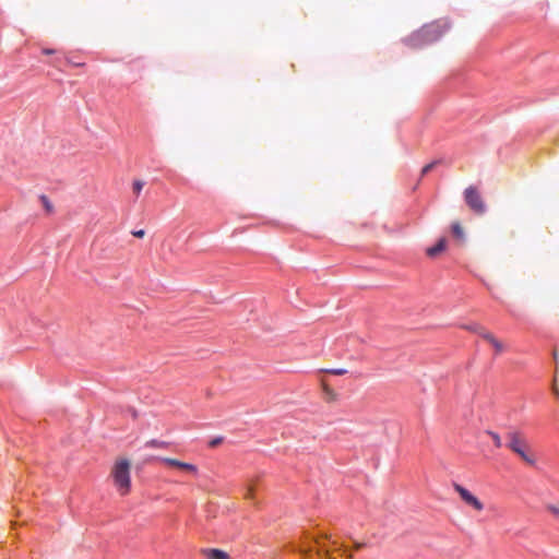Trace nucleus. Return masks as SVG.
I'll list each match as a JSON object with an SVG mask.
<instances>
[{
  "label": "nucleus",
  "mask_w": 559,
  "mask_h": 559,
  "mask_svg": "<svg viewBox=\"0 0 559 559\" xmlns=\"http://www.w3.org/2000/svg\"><path fill=\"white\" fill-rule=\"evenodd\" d=\"M464 329H466L467 331H471V332H474V333H477L481 338H483V333L484 332H489L488 330H486L485 328H483L481 325L479 324H469V325H465Z\"/></svg>",
  "instance_id": "11"
},
{
  "label": "nucleus",
  "mask_w": 559,
  "mask_h": 559,
  "mask_svg": "<svg viewBox=\"0 0 559 559\" xmlns=\"http://www.w3.org/2000/svg\"><path fill=\"white\" fill-rule=\"evenodd\" d=\"M445 239L441 238L435 246L426 250L427 255L433 258L445 249Z\"/></svg>",
  "instance_id": "9"
},
{
  "label": "nucleus",
  "mask_w": 559,
  "mask_h": 559,
  "mask_svg": "<svg viewBox=\"0 0 559 559\" xmlns=\"http://www.w3.org/2000/svg\"><path fill=\"white\" fill-rule=\"evenodd\" d=\"M221 441H222V439H221V438H217V439L212 440V441H211V447H215V445H217Z\"/></svg>",
  "instance_id": "22"
},
{
  "label": "nucleus",
  "mask_w": 559,
  "mask_h": 559,
  "mask_svg": "<svg viewBox=\"0 0 559 559\" xmlns=\"http://www.w3.org/2000/svg\"><path fill=\"white\" fill-rule=\"evenodd\" d=\"M464 199L467 206L476 214L483 215L486 212V205L481 195L474 186H469L464 190Z\"/></svg>",
  "instance_id": "4"
},
{
  "label": "nucleus",
  "mask_w": 559,
  "mask_h": 559,
  "mask_svg": "<svg viewBox=\"0 0 559 559\" xmlns=\"http://www.w3.org/2000/svg\"><path fill=\"white\" fill-rule=\"evenodd\" d=\"M40 201H41V204L43 206L45 207V210L48 212V213H51L52 212V204L51 202L49 201V199L46 197V195H40Z\"/></svg>",
  "instance_id": "16"
},
{
  "label": "nucleus",
  "mask_w": 559,
  "mask_h": 559,
  "mask_svg": "<svg viewBox=\"0 0 559 559\" xmlns=\"http://www.w3.org/2000/svg\"><path fill=\"white\" fill-rule=\"evenodd\" d=\"M158 460L168 466L176 467L178 469L185 471L192 475L198 474V467L194 464L181 462L179 460L171 459V457H159Z\"/></svg>",
  "instance_id": "6"
},
{
  "label": "nucleus",
  "mask_w": 559,
  "mask_h": 559,
  "mask_svg": "<svg viewBox=\"0 0 559 559\" xmlns=\"http://www.w3.org/2000/svg\"><path fill=\"white\" fill-rule=\"evenodd\" d=\"M243 497L247 500L253 499V497H254V485H253V483H250V484L247 485Z\"/></svg>",
  "instance_id": "14"
},
{
  "label": "nucleus",
  "mask_w": 559,
  "mask_h": 559,
  "mask_svg": "<svg viewBox=\"0 0 559 559\" xmlns=\"http://www.w3.org/2000/svg\"><path fill=\"white\" fill-rule=\"evenodd\" d=\"M449 26L445 22H433L421 27L413 37L416 44H429L438 40Z\"/></svg>",
  "instance_id": "3"
},
{
  "label": "nucleus",
  "mask_w": 559,
  "mask_h": 559,
  "mask_svg": "<svg viewBox=\"0 0 559 559\" xmlns=\"http://www.w3.org/2000/svg\"><path fill=\"white\" fill-rule=\"evenodd\" d=\"M453 489L460 496L461 500L476 512H483L485 509L484 503L468 489L462 485L454 483Z\"/></svg>",
  "instance_id": "5"
},
{
  "label": "nucleus",
  "mask_w": 559,
  "mask_h": 559,
  "mask_svg": "<svg viewBox=\"0 0 559 559\" xmlns=\"http://www.w3.org/2000/svg\"><path fill=\"white\" fill-rule=\"evenodd\" d=\"M483 338L488 342L495 349L496 355H500L506 350V345L498 340L491 332H484Z\"/></svg>",
  "instance_id": "7"
},
{
  "label": "nucleus",
  "mask_w": 559,
  "mask_h": 559,
  "mask_svg": "<svg viewBox=\"0 0 559 559\" xmlns=\"http://www.w3.org/2000/svg\"><path fill=\"white\" fill-rule=\"evenodd\" d=\"M452 233L457 239H464V230L460 223L455 222L452 224Z\"/></svg>",
  "instance_id": "10"
},
{
  "label": "nucleus",
  "mask_w": 559,
  "mask_h": 559,
  "mask_svg": "<svg viewBox=\"0 0 559 559\" xmlns=\"http://www.w3.org/2000/svg\"><path fill=\"white\" fill-rule=\"evenodd\" d=\"M204 555L207 559H229L226 551L216 548L205 549Z\"/></svg>",
  "instance_id": "8"
},
{
  "label": "nucleus",
  "mask_w": 559,
  "mask_h": 559,
  "mask_svg": "<svg viewBox=\"0 0 559 559\" xmlns=\"http://www.w3.org/2000/svg\"><path fill=\"white\" fill-rule=\"evenodd\" d=\"M324 392L326 393V395H329L330 400H335L336 399L335 392L331 388H329L328 385H324Z\"/></svg>",
  "instance_id": "19"
},
{
  "label": "nucleus",
  "mask_w": 559,
  "mask_h": 559,
  "mask_svg": "<svg viewBox=\"0 0 559 559\" xmlns=\"http://www.w3.org/2000/svg\"><path fill=\"white\" fill-rule=\"evenodd\" d=\"M441 164L440 159H436L427 165H425L421 169V176L427 175L429 171H431L437 165Z\"/></svg>",
  "instance_id": "13"
},
{
  "label": "nucleus",
  "mask_w": 559,
  "mask_h": 559,
  "mask_svg": "<svg viewBox=\"0 0 559 559\" xmlns=\"http://www.w3.org/2000/svg\"><path fill=\"white\" fill-rule=\"evenodd\" d=\"M131 234L136 238H143L145 236V230L144 229L133 230Z\"/></svg>",
  "instance_id": "20"
},
{
  "label": "nucleus",
  "mask_w": 559,
  "mask_h": 559,
  "mask_svg": "<svg viewBox=\"0 0 559 559\" xmlns=\"http://www.w3.org/2000/svg\"><path fill=\"white\" fill-rule=\"evenodd\" d=\"M130 467L129 460L118 459L111 469L115 487L121 496L128 495L131 489Z\"/></svg>",
  "instance_id": "2"
},
{
  "label": "nucleus",
  "mask_w": 559,
  "mask_h": 559,
  "mask_svg": "<svg viewBox=\"0 0 559 559\" xmlns=\"http://www.w3.org/2000/svg\"><path fill=\"white\" fill-rule=\"evenodd\" d=\"M486 433L492 439L496 448L499 449V448L502 447L501 438H500V436L497 432L488 430Z\"/></svg>",
  "instance_id": "12"
},
{
  "label": "nucleus",
  "mask_w": 559,
  "mask_h": 559,
  "mask_svg": "<svg viewBox=\"0 0 559 559\" xmlns=\"http://www.w3.org/2000/svg\"><path fill=\"white\" fill-rule=\"evenodd\" d=\"M555 394L557 397H559V390L558 389H555Z\"/></svg>",
  "instance_id": "25"
},
{
  "label": "nucleus",
  "mask_w": 559,
  "mask_h": 559,
  "mask_svg": "<svg viewBox=\"0 0 559 559\" xmlns=\"http://www.w3.org/2000/svg\"><path fill=\"white\" fill-rule=\"evenodd\" d=\"M324 371L334 376H343L347 372V370L344 368L325 369Z\"/></svg>",
  "instance_id": "18"
},
{
  "label": "nucleus",
  "mask_w": 559,
  "mask_h": 559,
  "mask_svg": "<svg viewBox=\"0 0 559 559\" xmlns=\"http://www.w3.org/2000/svg\"><path fill=\"white\" fill-rule=\"evenodd\" d=\"M53 52H55L53 49H48V48L43 49V53H45V55H52Z\"/></svg>",
  "instance_id": "23"
},
{
  "label": "nucleus",
  "mask_w": 559,
  "mask_h": 559,
  "mask_svg": "<svg viewBox=\"0 0 559 559\" xmlns=\"http://www.w3.org/2000/svg\"><path fill=\"white\" fill-rule=\"evenodd\" d=\"M364 546H365V544H362V543H355V545H354L356 550L361 549Z\"/></svg>",
  "instance_id": "24"
},
{
  "label": "nucleus",
  "mask_w": 559,
  "mask_h": 559,
  "mask_svg": "<svg viewBox=\"0 0 559 559\" xmlns=\"http://www.w3.org/2000/svg\"><path fill=\"white\" fill-rule=\"evenodd\" d=\"M507 448L516 454L525 464L536 465V455L532 451L524 435L518 429H511L507 432Z\"/></svg>",
  "instance_id": "1"
},
{
  "label": "nucleus",
  "mask_w": 559,
  "mask_h": 559,
  "mask_svg": "<svg viewBox=\"0 0 559 559\" xmlns=\"http://www.w3.org/2000/svg\"><path fill=\"white\" fill-rule=\"evenodd\" d=\"M143 187H144V182L142 180H134L133 181L132 189H133V192L135 193L136 197L140 195Z\"/></svg>",
  "instance_id": "15"
},
{
  "label": "nucleus",
  "mask_w": 559,
  "mask_h": 559,
  "mask_svg": "<svg viewBox=\"0 0 559 559\" xmlns=\"http://www.w3.org/2000/svg\"><path fill=\"white\" fill-rule=\"evenodd\" d=\"M548 510H549L554 515H556V516H558V518H559V508H558V507H556V506H549V507H548Z\"/></svg>",
  "instance_id": "21"
},
{
  "label": "nucleus",
  "mask_w": 559,
  "mask_h": 559,
  "mask_svg": "<svg viewBox=\"0 0 559 559\" xmlns=\"http://www.w3.org/2000/svg\"><path fill=\"white\" fill-rule=\"evenodd\" d=\"M146 447H152V448H165L167 445L166 442L164 441H158V440H150L145 443Z\"/></svg>",
  "instance_id": "17"
}]
</instances>
